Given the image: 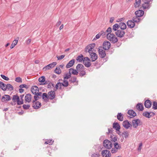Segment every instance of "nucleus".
I'll use <instances>...</instances> for the list:
<instances>
[{
    "label": "nucleus",
    "mask_w": 157,
    "mask_h": 157,
    "mask_svg": "<svg viewBox=\"0 0 157 157\" xmlns=\"http://www.w3.org/2000/svg\"><path fill=\"white\" fill-rule=\"evenodd\" d=\"M112 31V29L111 28L109 27L107 30H106V32L108 33H111V32Z\"/></svg>",
    "instance_id": "nucleus-59"
},
{
    "label": "nucleus",
    "mask_w": 157,
    "mask_h": 157,
    "mask_svg": "<svg viewBox=\"0 0 157 157\" xmlns=\"http://www.w3.org/2000/svg\"><path fill=\"white\" fill-rule=\"evenodd\" d=\"M135 14L136 16L140 17L142 16L143 15L144 12L142 10H139L136 11L135 12Z\"/></svg>",
    "instance_id": "nucleus-19"
},
{
    "label": "nucleus",
    "mask_w": 157,
    "mask_h": 157,
    "mask_svg": "<svg viewBox=\"0 0 157 157\" xmlns=\"http://www.w3.org/2000/svg\"><path fill=\"white\" fill-rule=\"evenodd\" d=\"M90 59L88 57H85L83 60V63L85 66L89 67L91 66V63L90 62Z\"/></svg>",
    "instance_id": "nucleus-11"
},
{
    "label": "nucleus",
    "mask_w": 157,
    "mask_h": 157,
    "mask_svg": "<svg viewBox=\"0 0 157 157\" xmlns=\"http://www.w3.org/2000/svg\"><path fill=\"white\" fill-rule=\"evenodd\" d=\"M15 81L18 82H21L22 79L20 77H17L15 79Z\"/></svg>",
    "instance_id": "nucleus-53"
},
{
    "label": "nucleus",
    "mask_w": 157,
    "mask_h": 157,
    "mask_svg": "<svg viewBox=\"0 0 157 157\" xmlns=\"http://www.w3.org/2000/svg\"><path fill=\"white\" fill-rule=\"evenodd\" d=\"M42 99L45 102H47L48 101L49 98H48V95L47 93H43L42 94Z\"/></svg>",
    "instance_id": "nucleus-26"
},
{
    "label": "nucleus",
    "mask_w": 157,
    "mask_h": 157,
    "mask_svg": "<svg viewBox=\"0 0 157 157\" xmlns=\"http://www.w3.org/2000/svg\"><path fill=\"white\" fill-rule=\"evenodd\" d=\"M76 68L78 71H81L84 69V67L83 65L81 64H78L76 67Z\"/></svg>",
    "instance_id": "nucleus-21"
},
{
    "label": "nucleus",
    "mask_w": 157,
    "mask_h": 157,
    "mask_svg": "<svg viewBox=\"0 0 157 157\" xmlns=\"http://www.w3.org/2000/svg\"><path fill=\"white\" fill-rule=\"evenodd\" d=\"M105 32L104 33L103 31H101V33H99L96 36H95V38H94V40H96L97 39H98L99 38H100V36L101 35H105Z\"/></svg>",
    "instance_id": "nucleus-32"
},
{
    "label": "nucleus",
    "mask_w": 157,
    "mask_h": 157,
    "mask_svg": "<svg viewBox=\"0 0 157 157\" xmlns=\"http://www.w3.org/2000/svg\"><path fill=\"white\" fill-rule=\"evenodd\" d=\"M62 83L58 82L57 83L56 85V86L54 89V90H56L58 88L61 89V86H62Z\"/></svg>",
    "instance_id": "nucleus-33"
},
{
    "label": "nucleus",
    "mask_w": 157,
    "mask_h": 157,
    "mask_svg": "<svg viewBox=\"0 0 157 157\" xmlns=\"http://www.w3.org/2000/svg\"><path fill=\"white\" fill-rule=\"evenodd\" d=\"M75 60L74 59L70 60L66 65V68H69L72 67L74 65L75 63Z\"/></svg>",
    "instance_id": "nucleus-22"
},
{
    "label": "nucleus",
    "mask_w": 157,
    "mask_h": 157,
    "mask_svg": "<svg viewBox=\"0 0 157 157\" xmlns=\"http://www.w3.org/2000/svg\"><path fill=\"white\" fill-rule=\"evenodd\" d=\"M105 50L101 46L99 47L98 48V52L99 56L101 58H104L106 55Z\"/></svg>",
    "instance_id": "nucleus-5"
},
{
    "label": "nucleus",
    "mask_w": 157,
    "mask_h": 157,
    "mask_svg": "<svg viewBox=\"0 0 157 157\" xmlns=\"http://www.w3.org/2000/svg\"><path fill=\"white\" fill-rule=\"evenodd\" d=\"M113 127L115 129L116 131L120 132V126L119 124L117 123H114L113 124Z\"/></svg>",
    "instance_id": "nucleus-25"
},
{
    "label": "nucleus",
    "mask_w": 157,
    "mask_h": 157,
    "mask_svg": "<svg viewBox=\"0 0 157 157\" xmlns=\"http://www.w3.org/2000/svg\"><path fill=\"white\" fill-rule=\"evenodd\" d=\"M48 96L49 99L52 100L55 97V92L54 90H51L48 93Z\"/></svg>",
    "instance_id": "nucleus-14"
},
{
    "label": "nucleus",
    "mask_w": 157,
    "mask_h": 157,
    "mask_svg": "<svg viewBox=\"0 0 157 157\" xmlns=\"http://www.w3.org/2000/svg\"><path fill=\"white\" fill-rule=\"evenodd\" d=\"M31 41V39H29L26 41V43L27 44H29L30 43Z\"/></svg>",
    "instance_id": "nucleus-63"
},
{
    "label": "nucleus",
    "mask_w": 157,
    "mask_h": 157,
    "mask_svg": "<svg viewBox=\"0 0 157 157\" xmlns=\"http://www.w3.org/2000/svg\"><path fill=\"white\" fill-rule=\"evenodd\" d=\"M1 100L2 102L8 101L11 100V98L9 95L5 94L2 97Z\"/></svg>",
    "instance_id": "nucleus-17"
},
{
    "label": "nucleus",
    "mask_w": 157,
    "mask_h": 157,
    "mask_svg": "<svg viewBox=\"0 0 157 157\" xmlns=\"http://www.w3.org/2000/svg\"><path fill=\"white\" fill-rule=\"evenodd\" d=\"M152 108L154 109H157V103L155 101H154L153 103Z\"/></svg>",
    "instance_id": "nucleus-47"
},
{
    "label": "nucleus",
    "mask_w": 157,
    "mask_h": 157,
    "mask_svg": "<svg viewBox=\"0 0 157 157\" xmlns=\"http://www.w3.org/2000/svg\"><path fill=\"white\" fill-rule=\"evenodd\" d=\"M30 105H29L24 104L23 105V107L25 109H29Z\"/></svg>",
    "instance_id": "nucleus-51"
},
{
    "label": "nucleus",
    "mask_w": 157,
    "mask_h": 157,
    "mask_svg": "<svg viewBox=\"0 0 157 157\" xmlns=\"http://www.w3.org/2000/svg\"><path fill=\"white\" fill-rule=\"evenodd\" d=\"M55 72L56 74L59 75L61 73V71L59 67H57L55 70Z\"/></svg>",
    "instance_id": "nucleus-46"
},
{
    "label": "nucleus",
    "mask_w": 157,
    "mask_h": 157,
    "mask_svg": "<svg viewBox=\"0 0 157 157\" xmlns=\"http://www.w3.org/2000/svg\"><path fill=\"white\" fill-rule=\"evenodd\" d=\"M34 98L35 100H33V101H36L38 100V98H39V96H38L37 94H35L34 97Z\"/></svg>",
    "instance_id": "nucleus-57"
},
{
    "label": "nucleus",
    "mask_w": 157,
    "mask_h": 157,
    "mask_svg": "<svg viewBox=\"0 0 157 157\" xmlns=\"http://www.w3.org/2000/svg\"><path fill=\"white\" fill-rule=\"evenodd\" d=\"M95 45V44H93L87 46L86 47L85 50L86 52L89 53L92 62L95 61L98 57L97 55L94 52L95 51L94 48Z\"/></svg>",
    "instance_id": "nucleus-1"
},
{
    "label": "nucleus",
    "mask_w": 157,
    "mask_h": 157,
    "mask_svg": "<svg viewBox=\"0 0 157 157\" xmlns=\"http://www.w3.org/2000/svg\"><path fill=\"white\" fill-rule=\"evenodd\" d=\"M143 115L144 116L148 118H150L151 116V115H150V113L147 112H144L143 113Z\"/></svg>",
    "instance_id": "nucleus-37"
},
{
    "label": "nucleus",
    "mask_w": 157,
    "mask_h": 157,
    "mask_svg": "<svg viewBox=\"0 0 157 157\" xmlns=\"http://www.w3.org/2000/svg\"><path fill=\"white\" fill-rule=\"evenodd\" d=\"M53 142L54 141H53L52 140H48L45 142V144H52L53 143Z\"/></svg>",
    "instance_id": "nucleus-52"
},
{
    "label": "nucleus",
    "mask_w": 157,
    "mask_h": 157,
    "mask_svg": "<svg viewBox=\"0 0 157 157\" xmlns=\"http://www.w3.org/2000/svg\"><path fill=\"white\" fill-rule=\"evenodd\" d=\"M116 35L119 37L121 38L123 37L125 34V32L122 29H118L115 32Z\"/></svg>",
    "instance_id": "nucleus-9"
},
{
    "label": "nucleus",
    "mask_w": 157,
    "mask_h": 157,
    "mask_svg": "<svg viewBox=\"0 0 157 157\" xmlns=\"http://www.w3.org/2000/svg\"><path fill=\"white\" fill-rule=\"evenodd\" d=\"M57 63L56 62H53L46 66L44 67L43 69L44 71H45L47 70H49L50 68H52L54 67L56 64Z\"/></svg>",
    "instance_id": "nucleus-7"
},
{
    "label": "nucleus",
    "mask_w": 157,
    "mask_h": 157,
    "mask_svg": "<svg viewBox=\"0 0 157 157\" xmlns=\"http://www.w3.org/2000/svg\"><path fill=\"white\" fill-rule=\"evenodd\" d=\"M51 86H54V85L53 84L50 83H49L47 86V87L48 88H49L50 87H51Z\"/></svg>",
    "instance_id": "nucleus-60"
},
{
    "label": "nucleus",
    "mask_w": 157,
    "mask_h": 157,
    "mask_svg": "<svg viewBox=\"0 0 157 157\" xmlns=\"http://www.w3.org/2000/svg\"><path fill=\"white\" fill-rule=\"evenodd\" d=\"M114 147L117 150H120L121 148V145L118 144L117 142H115L114 144Z\"/></svg>",
    "instance_id": "nucleus-38"
},
{
    "label": "nucleus",
    "mask_w": 157,
    "mask_h": 157,
    "mask_svg": "<svg viewBox=\"0 0 157 157\" xmlns=\"http://www.w3.org/2000/svg\"><path fill=\"white\" fill-rule=\"evenodd\" d=\"M107 39L112 43L114 44L118 41L117 38L113 33H108L107 35Z\"/></svg>",
    "instance_id": "nucleus-2"
},
{
    "label": "nucleus",
    "mask_w": 157,
    "mask_h": 157,
    "mask_svg": "<svg viewBox=\"0 0 157 157\" xmlns=\"http://www.w3.org/2000/svg\"><path fill=\"white\" fill-rule=\"evenodd\" d=\"M112 141L114 142H115L117 141V138L116 136H114V137H111Z\"/></svg>",
    "instance_id": "nucleus-56"
},
{
    "label": "nucleus",
    "mask_w": 157,
    "mask_h": 157,
    "mask_svg": "<svg viewBox=\"0 0 157 157\" xmlns=\"http://www.w3.org/2000/svg\"><path fill=\"white\" fill-rule=\"evenodd\" d=\"M119 27V25L117 24H116L113 25V30L114 31H117Z\"/></svg>",
    "instance_id": "nucleus-41"
},
{
    "label": "nucleus",
    "mask_w": 157,
    "mask_h": 157,
    "mask_svg": "<svg viewBox=\"0 0 157 157\" xmlns=\"http://www.w3.org/2000/svg\"><path fill=\"white\" fill-rule=\"evenodd\" d=\"M117 119L120 121H122L124 120V115L121 113H118L117 115Z\"/></svg>",
    "instance_id": "nucleus-27"
},
{
    "label": "nucleus",
    "mask_w": 157,
    "mask_h": 157,
    "mask_svg": "<svg viewBox=\"0 0 157 157\" xmlns=\"http://www.w3.org/2000/svg\"><path fill=\"white\" fill-rule=\"evenodd\" d=\"M76 80L77 78L75 76H73L71 77V79L69 80V81L72 83H74L75 82H76ZM77 82H78V81Z\"/></svg>",
    "instance_id": "nucleus-45"
},
{
    "label": "nucleus",
    "mask_w": 157,
    "mask_h": 157,
    "mask_svg": "<svg viewBox=\"0 0 157 157\" xmlns=\"http://www.w3.org/2000/svg\"><path fill=\"white\" fill-rule=\"evenodd\" d=\"M110 42L108 41H106L103 42L102 47L105 50H107L110 48Z\"/></svg>",
    "instance_id": "nucleus-8"
},
{
    "label": "nucleus",
    "mask_w": 157,
    "mask_h": 157,
    "mask_svg": "<svg viewBox=\"0 0 157 157\" xmlns=\"http://www.w3.org/2000/svg\"><path fill=\"white\" fill-rule=\"evenodd\" d=\"M71 75L70 74H67L65 75V76L64 77L63 79L66 80V79H68L71 77Z\"/></svg>",
    "instance_id": "nucleus-48"
},
{
    "label": "nucleus",
    "mask_w": 157,
    "mask_h": 157,
    "mask_svg": "<svg viewBox=\"0 0 157 157\" xmlns=\"http://www.w3.org/2000/svg\"><path fill=\"white\" fill-rule=\"evenodd\" d=\"M6 85L2 82H0V88H1L3 90H6Z\"/></svg>",
    "instance_id": "nucleus-34"
},
{
    "label": "nucleus",
    "mask_w": 157,
    "mask_h": 157,
    "mask_svg": "<svg viewBox=\"0 0 157 157\" xmlns=\"http://www.w3.org/2000/svg\"><path fill=\"white\" fill-rule=\"evenodd\" d=\"M144 105L146 108H149L151 106V102L150 100H147L145 101Z\"/></svg>",
    "instance_id": "nucleus-20"
},
{
    "label": "nucleus",
    "mask_w": 157,
    "mask_h": 157,
    "mask_svg": "<svg viewBox=\"0 0 157 157\" xmlns=\"http://www.w3.org/2000/svg\"><path fill=\"white\" fill-rule=\"evenodd\" d=\"M38 80L39 82H42V84L44 85L47 84V82L45 81V78L44 76H42L40 77L39 78Z\"/></svg>",
    "instance_id": "nucleus-28"
},
{
    "label": "nucleus",
    "mask_w": 157,
    "mask_h": 157,
    "mask_svg": "<svg viewBox=\"0 0 157 157\" xmlns=\"http://www.w3.org/2000/svg\"><path fill=\"white\" fill-rule=\"evenodd\" d=\"M119 25L121 29L123 30L126 28V25L124 23L121 22L119 24Z\"/></svg>",
    "instance_id": "nucleus-30"
},
{
    "label": "nucleus",
    "mask_w": 157,
    "mask_h": 157,
    "mask_svg": "<svg viewBox=\"0 0 157 157\" xmlns=\"http://www.w3.org/2000/svg\"><path fill=\"white\" fill-rule=\"evenodd\" d=\"M31 91L33 94H36L39 92V88L36 86H33L31 88Z\"/></svg>",
    "instance_id": "nucleus-16"
},
{
    "label": "nucleus",
    "mask_w": 157,
    "mask_h": 157,
    "mask_svg": "<svg viewBox=\"0 0 157 157\" xmlns=\"http://www.w3.org/2000/svg\"><path fill=\"white\" fill-rule=\"evenodd\" d=\"M80 72L79 75L81 76L82 77L86 75V72L84 70V69Z\"/></svg>",
    "instance_id": "nucleus-49"
},
{
    "label": "nucleus",
    "mask_w": 157,
    "mask_h": 157,
    "mask_svg": "<svg viewBox=\"0 0 157 157\" xmlns=\"http://www.w3.org/2000/svg\"><path fill=\"white\" fill-rule=\"evenodd\" d=\"M62 86L64 87H67L68 85V81L67 80L64 79L63 83H62Z\"/></svg>",
    "instance_id": "nucleus-43"
},
{
    "label": "nucleus",
    "mask_w": 157,
    "mask_h": 157,
    "mask_svg": "<svg viewBox=\"0 0 157 157\" xmlns=\"http://www.w3.org/2000/svg\"><path fill=\"white\" fill-rule=\"evenodd\" d=\"M142 146V143H140V144H139V147L138 148V151H140L141 150V147Z\"/></svg>",
    "instance_id": "nucleus-61"
},
{
    "label": "nucleus",
    "mask_w": 157,
    "mask_h": 157,
    "mask_svg": "<svg viewBox=\"0 0 157 157\" xmlns=\"http://www.w3.org/2000/svg\"><path fill=\"white\" fill-rule=\"evenodd\" d=\"M18 42V40H14L13 42V43L10 46V48L11 49L13 48L17 44Z\"/></svg>",
    "instance_id": "nucleus-44"
},
{
    "label": "nucleus",
    "mask_w": 157,
    "mask_h": 157,
    "mask_svg": "<svg viewBox=\"0 0 157 157\" xmlns=\"http://www.w3.org/2000/svg\"><path fill=\"white\" fill-rule=\"evenodd\" d=\"M127 25L130 28H133L135 25L134 22L133 21L131 20L128 21L127 22Z\"/></svg>",
    "instance_id": "nucleus-24"
},
{
    "label": "nucleus",
    "mask_w": 157,
    "mask_h": 157,
    "mask_svg": "<svg viewBox=\"0 0 157 157\" xmlns=\"http://www.w3.org/2000/svg\"><path fill=\"white\" fill-rule=\"evenodd\" d=\"M12 100L14 103L17 102L18 105H21L24 103L23 101H20L19 96L17 94L13 95Z\"/></svg>",
    "instance_id": "nucleus-3"
},
{
    "label": "nucleus",
    "mask_w": 157,
    "mask_h": 157,
    "mask_svg": "<svg viewBox=\"0 0 157 157\" xmlns=\"http://www.w3.org/2000/svg\"><path fill=\"white\" fill-rule=\"evenodd\" d=\"M132 125L134 128H136L138 125L142 124V122L139 119H134L132 120Z\"/></svg>",
    "instance_id": "nucleus-6"
},
{
    "label": "nucleus",
    "mask_w": 157,
    "mask_h": 157,
    "mask_svg": "<svg viewBox=\"0 0 157 157\" xmlns=\"http://www.w3.org/2000/svg\"><path fill=\"white\" fill-rule=\"evenodd\" d=\"M19 92L20 93H21L22 92H23L24 91V90L23 89L21 88L19 89Z\"/></svg>",
    "instance_id": "nucleus-64"
},
{
    "label": "nucleus",
    "mask_w": 157,
    "mask_h": 157,
    "mask_svg": "<svg viewBox=\"0 0 157 157\" xmlns=\"http://www.w3.org/2000/svg\"><path fill=\"white\" fill-rule=\"evenodd\" d=\"M118 150L114 147L112 149L111 152L112 153H115L117 152Z\"/></svg>",
    "instance_id": "nucleus-50"
},
{
    "label": "nucleus",
    "mask_w": 157,
    "mask_h": 157,
    "mask_svg": "<svg viewBox=\"0 0 157 157\" xmlns=\"http://www.w3.org/2000/svg\"><path fill=\"white\" fill-rule=\"evenodd\" d=\"M27 86V85L25 84H22L19 87L21 88L24 87L26 88Z\"/></svg>",
    "instance_id": "nucleus-62"
},
{
    "label": "nucleus",
    "mask_w": 157,
    "mask_h": 157,
    "mask_svg": "<svg viewBox=\"0 0 157 157\" xmlns=\"http://www.w3.org/2000/svg\"><path fill=\"white\" fill-rule=\"evenodd\" d=\"M137 109L140 111H142L144 110L143 105L141 103H139L136 106Z\"/></svg>",
    "instance_id": "nucleus-29"
},
{
    "label": "nucleus",
    "mask_w": 157,
    "mask_h": 157,
    "mask_svg": "<svg viewBox=\"0 0 157 157\" xmlns=\"http://www.w3.org/2000/svg\"><path fill=\"white\" fill-rule=\"evenodd\" d=\"M122 124L123 127L126 129H128L132 126L131 124L128 120L124 121L123 122Z\"/></svg>",
    "instance_id": "nucleus-13"
},
{
    "label": "nucleus",
    "mask_w": 157,
    "mask_h": 157,
    "mask_svg": "<svg viewBox=\"0 0 157 157\" xmlns=\"http://www.w3.org/2000/svg\"><path fill=\"white\" fill-rule=\"evenodd\" d=\"M103 145L105 147L108 149H110L113 146L111 142L108 140H105L104 141Z\"/></svg>",
    "instance_id": "nucleus-4"
},
{
    "label": "nucleus",
    "mask_w": 157,
    "mask_h": 157,
    "mask_svg": "<svg viewBox=\"0 0 157 157\" xmlns=\"http://www.w3.org/2000/svg\"><path fill=\"white\" fill-rule=\"evenodd\" d=\"M33 107L34 109H37L39 108L41 106V103L38 101H33Z\"/></svg>",
    "instance_id": "nucleus-12"
},
{
    "label": "nucleus",
    "mask_w": 157,
    "mask_h": 157,
    "mask_svg": "<svg viewBox=\"0 0 157 157\" xmlns=\"http://www.w3.org/2000/svg\"><path fill=\"white\" fill-rule=\"evenodd\" d=\"M140 19L139 17H138L137 16L133 17L132 19V20L134 23H137L140 21Z\"/></svg>",
    "instance_id": "nucleus-35"
},
{
    "label": "nucleus",
    "mask_w": 157,
    "mask_h": 157,
    "mask_svg": "<svg viewBox=\"0 0 157 157\" xmlns=\"http://www.w3.org/2000/svg\"><path fill=\"white\" fill-rule=\"evenodd\" d=\"M65 55H62L59 56H57L56 57L58 60H61L63 59L65 57Z\"/></svg>",
    "instance_id": "nucleus-54"
},
{
    "label": "nucleus",
    "mask_w": 157,
    "mask_h": 157,
    "mask_svg": "<svg viewBox=\"0 0 157 157\" xmlns=\"http://www.w3.org/2000/svg\"><path fill=\"white\" fill-rule=\"evenodd\" d=\"M129 133L128 132L125 131L122 133L121 135L123 137H124L125 138H127L129 136Z\"/></svg>",
    "instance_id": "nucleus-40"
},
{
    "label": "nucleus",
    "mask_w": 157,
    "mask_h": 157,
    "mask_svg": "<svg viewBox=\"0 0 157 157\" xmlns=\"http://www.w3.org/2000/svg\"><path fill=\"white\" fill-rule=\"evenodd\" d=\"M101 154L103 157H110L111 156L110 152L107 150L102 151Z\"/></svg>",
    "instance_id": "nucleus-10"
},
{
    "label": "nucleus",
    "mask_w": 157,
    "mask_h": 157,
    "mask_svg": "<svg viewBox=\"0 0 157 157\" xmlns=\"http://www.w3.org/2000/svg\"><path fill=\"white\" fill-rule=\"evenodd\" d=\"M6 90L8 89V90H13V87L12 85H11L10 84H8L6 86Z\"/></svg>",
    "instance_id": "nucleus-36"
},
{
    "label": "nucleus",
    "mask_w": 157,
    "mask_h": 157,
    "mask_svg": "<svg viewBox=\"0 0 157 157\" xmlns=\"http://www.w3.org/2000/svg\"><path fill=\"white\" fill-rule=\"evenodd\" d=\"M144 4H142L143 7L144 9L148 8L150 6L151 0H144Z\"/></svg>",
    "instance_id": "nucleus-15"
},
{
    "label": "nucleus",
    "mask_w": 157,
    "mask_h": 157,
    "mask_svg": "<svg viewBox=\"0 0 157 157\" xmlns=\"http://www.w3.org/2000/svg\"><path fill=\"white\" fill-rule=\"evenodd\" d=\"M31 100V95L30 94H27L25 97V100L26 102L29 103Z\"/></svg>",
    "instance_id": "nucleus-23"
},
{
    "label": "nucleus",
    "mask_w": 157,
    "mask_h": 157,
    "mask_svg": "<svg viewBox=\"0 0 157 157\" xmlns=\"http://www.w3.org/2000/svg\"><path fill=\"white\" fill-rule=\"evenodd\" d=\"M1 76L2 78H3V79H4V80H5L6 81H8L9 80V78L8 77L5 76V75H1Z\"/></svg>",
    "instance_id": "nucleus-55"
},
{
    "label": "nucleus",
    "mask_w": 157,
    "mask_h": 157,
    "mask_svg": "<svg viewBox=\"0 0 157 157\" xmlns=\"http://www.w3.org/2000/svg\"><path fill=\"white\" fill-rule=\"evenodd\" d=\"M83 56L82 55H80V56H78L76 59V60L77 61L79 62H81L83 60Z\"/></svg>",
    "instance_id": "nucleus-42"
},
{
    "label": "nucleus",
    "mask_w": 157,
    "mask_h": 157,
    "mask_svg": "<svg viewBox=\"0 0 157 157\" xmlns=\"http://www.w3.org/2000/svg\"><path fill=\"white\" fill-rule=\"evenodd\" d=\"M99 154L98 153H94L91 155V157H98Z\"/></svg>",
    "instance_id": "nucleus-58"
},
{
    "label": "nucleus",
    "mask_w": 157,
    "mask_h": 157,
    "mask_svg": "<svg viewBox=\"0 0 157 157\" xmlns=\"http://www.w3.org/2000/svg\"><path fill=\"white\" fill-rule=\"evenodd\" d=\"M69 73L71 75V74L73 75H77L78 72L77 70L73 68H70L69 70Z\"/></svg>",
    "instance_id": "nucleus-18"
},
{
    "label": "nucleus",
    "mask_w": 157,
    "mask_h": 157,
    "mask_svg": "<svg viewBox=\"0 0 157 157\" xmlns=\"http://www.w3.org/2000/svg\"><path fill=\"white\" fill-rule=\"evenodd\" d=\"M141 3V0H136L134 3V6L135 7H138L140 6Z\"/></svg>",
    "instance_id": "nucleus-39"
},
{
    "label": "nucleus",
    "mask_w": 157,
    "mask_h": 157,
    "mask_svg": "<svg viewBox=\"0 0 157 157\" xmlns=\"http://www.w3.org/2000/svg\"><path fill=\"white\" fill-rule=\"evenodd\" d=\"M128 114L130 116H132L133 117L136 116V113L133 110H130L128 111Z\"/></svg>",
    "instance_id": "nucleus-31"
}]
</instances>
